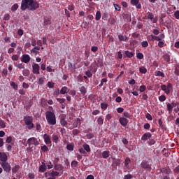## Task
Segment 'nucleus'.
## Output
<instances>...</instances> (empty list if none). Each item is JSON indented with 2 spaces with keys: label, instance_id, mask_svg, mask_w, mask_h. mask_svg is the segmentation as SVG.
<instances>
[{
  "label": "nucleus",
  "instance_id": "nucleus-21",
  "mask_svg": "<svg viewBox=\"0 0 179 179\" xmlns=\"http://www.w3.org/2000/svg\"><path fill=\"white\" fill-rule=\"evenodd\" d=\"M163 59L165 62L170 64V55L166 53L163 55Z\"/></svg>",
  "mask_w": 179,
  "mask_h": 179
},
{
  "label": "nucleus",
  "instance_id": "nucleus-48",
  "mask_svg": "<svg viewBox=\"0 0 179 179\" xmlns=\"http://www.w3.org/2000/svg\"><path fill=\"white\" fill-rule=\"evenodd\" d=\"M146 90V86L145 85H141L139 87V92L140 93H143Z\"/></svg>",
  "mask_w": 179,
  "mask_h": 179
},
{
  "label": "nucleus",
  "instance_id": "nucleus-16",
  "mask_svg": "<svg viewBox=\"0 0 179 179\" xmlns=\"http://www.w3.org/2000/svg\"><path fill=\"white\" fill-rule=\"evenodd\" d=\"M49 176H51L52 179H55L57 177H58V176H59V172L50 171V173H49Z\"/></svg>",
  "mask_w": 179,
  "mask_h": 179
},
{
  "label": "nucleus",
  "instance_id": "nucleus-47",
  "mask_svg": "<svg viewBox=\"0 0 179 179\" xmlns=\"http://www.w3.org/2000/svg\"><path fill=\"white\" fill-rule=\"evenodd\" d=\"M0 128H6V123L2 119H0Z\"/></svg>",
  "mask_w": 179,
  "mask_h": 179
},
{
  "label": "nucleus",
  "instance_id": "nucleus-28",
  "mask_svg": "<svg viewBox=\"0 0 179 179\" xmlns=\"http://www.w3.org/2000/svg\"><path fill=\"white\" fill-rule=\"evenodd\" d=\"M125 55L127 56L128 58H132V57H134V55H135V52H129V50H126Z\"/></svg>",
  "mask_w": 179,
  "mask_h": 179
},
{
  "label": "nucleus",
  "instance_id": "nucleus-50",
  "mask_svg": "<svg viewBox=\"0 0 179 179\" xmlns=\"http://www.w3.org/2000/svg\"><path fill=\"white\" fill-rule=\"evenodd\" d=\"M158 47H159V48H163V47H164V40L159 41Z\"/></svg>",
  "mask_w": 179,
  "mask_h": 179
},
{
  "label": "nucleus",
  "instance_id": "nucleus-36",
  "mask_svg": "<svg viewBox=\"0 0 179 179\" xmlns=\"http://www.w3.org/2000/svg\"><path fill=\"white\" fill-rule=\"evenodd\" d=\"M97 122L99 125H103V124L104 123V119H103L102 116L98 117Z\"/></svg>",
  "mask_w": 179,
  "mask_h": 179
},
{
  "label": "nucleus",
  "instance_id": "nucleus-23",
  "mask_svg": "<svg viewBox=\"0 0 179 179\" xmlns=\"http://www.w3.org/2000/svg\"><path fill=\"white\" fill-rule=\"evenodd\" d=\"M164 37H166V36H164V34H161L159 35V36H155V40L156 41H162V40H163V38H164Z\"/></svg>",
  "mask_w": 179,
  "mask_h": 179
},
{
  "label": "nucleus",
  "instance_id": "nucleus-13",
  "mask_svg": "<svg viewBox=\"0 0 179 179\" xmlns=\"http://www.w3.org/2000/svg\"><path fill=\"white\" fill-rule=\"evenodd\" d=\"M119 122H120L121 125H122V127H127L129 122L128 119L125 117H120Z\"/></svg>",
  "mask_w": 179,
  "mask_h": 179
},
{
  "label": "nucleus",
  "instance_id": "nucleus-60",
  "mask_svg": "<svg viewBox=\"0 0 179 179\" xmlns=\"http://www.w3.org/2000/svg\"><path fill=\"white\" fill-rule=\"evenodd\" d=\"M106 82H107V78H103L101 80V83L99 84V87H101V86H103L104 83H106Z\"/></svg>",
  "mask_w": 179,
  "mask_h": 179
},
{
  "label": "nucleus",
  "instance_id": "nucleus-42",
  "mask_svg": "<svg viewBox=\"0 0 179 179\" xmlns=\"http://www.w3.org/2000/svg\"><path fill=\"white\" fill-rule=\"evenodd\" d=\"M52 141L55 143H58V141H59V137L57 135H52Z\"/></svg>",
  "mask_w": 179,
  "mask_h": 179
},
{
  "label": "nucleus",
  "instance_id": "nucleus-15",
  "mask_svg": "<svg viewBox=\"0 0 179 179\" xmlns=\"http://www.w3.org/2000/svg\"><path fill=\"white\" fill-rule=\"evenodd\" d=\"M89 69L93 73H96V72H97V64L92 63L90 66L89 67Z\"/></svg>",
  "mask_w": 179,
  "mask_h": 179
},
{
  "label": "nucleus",
  "instance_id": "nucleus-31",
  "mask_svg": "<svg viewBox=\"0 0 179 179\" xmlns=\"http://www.w3.org/2000/svg\"><path fill=\"white\" fill-rule=\"evenodd\" d=\"M171 170L170 169V168H163L161 170V173H164V174H170Z\"/></svg>",
  "mask_w": 179,
  "mask_h": 179
},
{
  "label": "nucleus",
  "instance_id": "nucleus-25",
  "mask_svg": "<svg viewBox=\"0 0 179 179\" xmlns=\"http://www.w3.org/2000/svg\"><path fill=\"white\" fill-rule=\"evenodd\" d=\"M103 159H108L110 157V151H103L102 152Z\"/></svg>",
  "mask_w": 179,
  "mask_h": 179
},
{
  "label": "nucleus",
  "instance_id": "nucleus-62",
  "mask_svg": "<svg viewBox=\"0 0 179 179\" xmlns=\"http://www.w3.org/2000/svg\"><path fill=\"white\" fill-rule=\"evenodd\" d=\"M11 59L13 61H17V59H19V55H13L11 57Z\"/></svg>",
  "mask_w": 179,
  "mask_h": 179
},
{
  "label": "nucleus",
  "instance_id": "nucleus-43",
  "mask_svg": "<svg viewBox=\"0 0 179 179\" xmlns=\"http://www.w3.org/2000/svg\"><path fill=\"white\" fill-rule=\"evenodd\" d=\"M73 148H74L73 144H68L66 145L67 150H69L70 152L73 151Z\"/></svg>",
  "mask_w": 179,
  "mask_h": 179
},
{
  "label": "nucleus",
  "instance_id": "nucleus-30",
  "mask_svg": "<svg viewBox=\"0 0 179 179\" xmlns=\"http://www.w3.org/2000/svg\"><path fill=\"white\" fill-rule=\"evenodd\" d=\"M146 17H147V19H150V20L152 21L153 18L155 17V15H153V13H152L150 12H148L146 13Z\"/></svg>",
  "mask_w": 179,
  "mask_h": 179
},
{
  "label": "nucleus",
  "instance_id": "nucleus-64",
  "mask_svg": "<svg viewBox=\"0 0 179 179\" xmlns=\"http://www.w3.org/2000/svg\"><path fill=\"white\" fill-rule=\"evenodd\" d=\"M174 16H175L176 19H179V10H177L175 12Z\"/></svg>",
  "mask_w": 179,
  "mask_h": 179
},
{
  "label": "nucleus",
  "instance_id": "nucleus-1",
  "mask_svg": "<svg viewBox=\"0 0 179 179\" xmlns=\"http://www.w3.org/2000/svg\"><path fill=\"white\" fill-rule=\"evenodd\" d=\"M40 8V4L34 0H22L21 10H36Z\"/></svg>",
  "mask_w": 179,
  "mask_h": 179
},
{
  "label": "nucleus",
  "instance_id": "nucleus-17",
  "mask_svg": "<svg viewBox=\"0 0 179 179\" xmlns=\"http://www.w3.org/2000/svg\"><path fill=\"white\" fill-rule=\"evenodd\" d=\"M129 164H131V159H129V157H127L124 160V167H126L127 170H129Z\"/></svg>",
  "mask_w": 179,
  "mask_h": 179
},
{
  "label": "nucleus",
  "instance_id": "nucleus-56",
  "mask_svg": "<svg viewBox=\"0 0 179 179\" xmlns=\"http://www.w3.org/2000/svg\"><path fill=\"white\" fill-rule=\"evenodd\" d=\"M113 6H114L115 10H117V11L121 10V6H120V5L115 4V3H114Z\"/></svg>",
  "mask_w": 179,
  "mask_h": 179
},
{
  "label": "nucleus",
  "instance_id": "nucleus-45",
  "mask_svg": "<svg viewBox=\"0 0 179 179\" xmlns=\"http://www.w3.org/2000/svg\"><path fill=\"white\" fill-rule=\"evenodd\" d=\"M108 107V103H101V108L102 110H107Z\"/></svg>",
  "mask_w": 179,
  "mask_h": 179
},
{
  "label": "nucleus",
  "instance_id": "nucleus-52",
  "mask_svg": "<svg viewBox=\"0 0 179 179\" xmlns=\"http://www.w3.org/2000/svg\"><path fill=\"white\" fill-rule=\"evenodd\" d=\"M85 75L87 78H92V76H93V74L92 73V71L90 70L87 71L85 72Z\"/></svg>",
  "mask_w": 179,
  "mask_h": 179
},
{
  "label": "nucleus",
  "instance_id": "nucleus-10",
  "mask_svg": "<svg viewBox=\"0 0 179 179\" xmlns=\"http://www.w3.org/2000/svg\"><path fill=\"white\" fill-rule=\"evenodd\" d=\"M43 140L45 143V145H51V138L50 137V135L45 134L43 135Z\"/></svg>",
  "mask_w": 179,
  "mask_h": 179
},
{
  "label": "nucleus",
  "instance_id": "nucleus-53",
  "mask_svg": "<svg viewBox=\"0 0 179 179\" xmlns=\"http://www.w3.org/2000/svg\"><path fill=\"white\" fill-rule=\"evenodd\" d=\"M10 86L13 87V89H14V90H17V85H16V83L15 82H11L10 83Z\"/></svg>",
  "mask_w": 179,
  "mask_h": 179
},
{
  "label": "nucleus",
  "instance_id": "nucleus-46",
  "mask_svg": "<svg viewBox=\"0 0 179 179\" xmlns=\"http://www.w3.org/2000/svg\"><path fill=\"white\" fill-rule=\"evenodd\" d=\"M141 47L143 48H146V47H149V43L147 41H143L141 42Z\"/></svg>",
  "mask_w": 179,
  "mask_h": 179
},
{
  "label": "nucleus",
  "instance_id": "nucleus-20",
  "mask_svg": "<svg viewBox=\"0 0 179 179\" xmlns=\"http://www.w3.org/2000/svg\"><path fill=\"white\" fill-rule=\"evenodd\" d=\"M119 41H128V37L125 35H118Z\"/></svg>",
  "mask_w": 179,
  "mask_h": 179
},
{
  "label": "nucleus",
  "instance_id": "nucleus-14",
  "mask_svg": "<svg viewBox=\"0 0 179 179\" xmlns=\"http://www.w3.org/2000/svg\"><path fill=\"white\" fill-rule=\"evenodd\" d=\"M131 3L134 6H136L137 9H141V8H142V5L139 3V0H131Z\"/></svg>",
  "mask_w": 179,
  "mask_h": 179
},
{
  "label": "nucleus",
  "instance_id": "nucleus-11",
  "mask_svg": "<svg viewBox=\"0 0 179 179\" xmlns=\"http://www.w3.org/2000/svg\"><path fill=\"white\" fill-rule=\"evenodd\" d=\"M150 138H152V134L150 132L145 133L141 137V141L146 142Z\"/></svg>",
  "mask_w": 179,
  "mask_h": 179
},
{
  "label": "nucleus",
  "instance_id": "nucleus-6",
  "mask_svg": "<svg viewBox=\"0 0 179 179\" xmlns=\"http://www.w3.org/2000/svg\"><path fill=\"white\" fill-rule=\"evenodd\" d=\"M0 164L2 169H3V171H6V173H10V171L12 170V167L10 166V164L8 163V162H1Z\"/></svg>",
  "mask_w": 179,
  "mask_h": 179
},
{
  "label": "nucleus",
  "instance_id": "nucleus-40",
  "mask_svg": "<svg viewBox=\"0 0 179 179\" xmlns=\"http://www.w3.org/2000/svg\"><path fill=\"white\" fill-rule=\"evenodd\" d=\"M68 66L69 68L71 69V71H76V66H75V64H73L72 63L69 62Z\"/></svg>",
  "mask_w": 179,
  "mask_h": 179
},
{
  "label": "nucleus",
  "instance_id": "nucleus-59",
  "mask_svg": "<svg viewBox=\"0 0 179 179\" xmlns=\"http://www.w3.org/2000/svg\"><path fill=\"white\" fill-rule=\"evenodd\" d=\"M155 35H150L147 37L148 41H153V40H155Z\"/></svg>",
  "mask_w": 179,
  "mask_h": 179
},
{
  "label": "nucleus",
  "instance_id": "nucleus-26",
  "mask_svg": "<svg viewBox=\"0 0 179 179\" xmlns=\"http://www.w3.org/2000/svg\"><path fill=\"white\" fill-rule=\"evenodd\" d=\"M158 124H159L160 128H162V129H164V131L167 130V127H166L164 125H163V120H162V119H159Z\"/></svg>",
  "mask_w": 179,
  "mask_h": 179
},
{
  "label": "nucleus",
  "instance_id": "nucleus-63",
  "mask_svg": "<svg viewBox=\"0 0 179 179\" xmlns=\"http://www.w3.org/2000/svg\"><path fill=\"white\" fill-rule=\"evenodd\" d=\"M145 117L147 120H148V121H152V120H153V117H152V115L150 113H147L145 115Z\"/></svg>",
  "mask_w": 179,
  "mask_h": 179
},
{
  "label": "nucleus",
  "instance_id": "nucleus-61",
  "mask_svg": "<svg viewBox=\"0 0 179 179\" xmlns=\"http://www.w3.org/2000/svg\"><path fill=\"white\" fill-rule=\"evenodd\" d=\"M15 66H17V68H18L19 69H24V66H23L22 63L18 64H15Z\"/></svg>",
  "mask_w": 179,
  "mask_h": 179
},
{
  "label": "nucleus",
  "instance_id": "nucleus-18",
  "mask_svg": "<svg viewBox=\"0 0 179 179\" xmlns=\"http://www.w3.org/2000/svg\"><path fill=\"white\" fill-rule=\"evenodd\" d=\"M78 124H80V118H77L73 124V126H71V128H69V129H73V128H78Z\"/></svg>",
  "mask_w": 179,
  "mask_h": 179
},
{
  "label": "nucleus",
  "instance_id": "nucleus-9",
  "mask_svg": "<svg viewBox=\"0 0 179 179\" xmlns=\"http://www.w3.org/2000/svg\"><path fill=\"white\" fill-rule=\"evenodd\" d=\"M30 59H31V57L29 55L24 54L21 57V62H24V64H29Z\"/></svg>",
  "mask_w": 179,
  "mask_h": 179
},
{
  "label": "nucleus",
  "instance_id": "nucleus-33",
  "mask_svg": "<svg viewBox=\"0 0 179 179\" xmlns=\"http://www.w3.org/2000/svg\"><path fill=\"white\" fill-rule=\"evenodd\" d=\"M45 26H48V24H51V20L48 17H45L43 20Z\"/></svg>",
  "mask_w": 179,
  "mask_h": 179
},
{
  "label": "nucleus",
  "instance_id": "nucleus-4",
  "mask_svg": "<svg viewBox=\"0 0 179 179\" xmlns=\"http://www.w3.org/2000/svg\"><path fill=\"white\" fill-rule=\"evenodd\" d=\"M161 89L166 94H169L173 90V85L171 83H168L167 85H161Z\"/></svg>",
  "mask_w": 179,
  "mask_h": 179
},
{
  "label": "nucleus",
  "instance_id": "nucleus-34",
  "mask_svg": "<svg viewBox=\"0 0 179 179\" xmlns=\"http://www.w3.org/2000/svg\"><path fill=\"white\" fill-rule=\"evenodd\" d=\"M22 75L24 76H29V75H30V70L27 69H24L22 71Z\"/></svg>",
  "mask_w": 179,
  "mask_h": 179
},
{
  "label": "nucleus",
  "instance_id": "nucleus-58",
  "mask_svg": "<svg viewBox=\"0 0 179 179\" xmlns=\"http://www.w3.org/2000/svg\"><path fill=\"white\" fill-rule=\"evenodd\" d=\"M82 26L84 29H89V23L87 22H83Z\"/></svg>",
  "mask_w": 179,
  "mask_h": 179
},
{
  "label": "nucleus",
  "instance_id": "nucleus-57",
  "mask_svg": "<svg viewBox=\"0 0 179 179\" xmlns=\"http://www.w3.org/2000/svg\"><path fill=\"white\" fill-rule=\"evenodd\" d=\"M148 145H150V146H152V145H155V143H156V141H155V139H150L148 141Z\"/></svg>",
  "mask_w": 179,
  "mask_h": 179
},
{
  "label": "nucleus",
  "instance_id": "nucleus-27",
  "mask_svg": "<svg viewBox=\"0 0 179 179\" xmlns=\"http://www.w3.org/2000/svg\"><path fill=\"white\" fill-rule=\"evenodd\" d=\"M155 76H161V78H164L165 75H164V73H163L160 71H155Z\"/></svg>",
  "mask_w": 179,
  "mask_h": 179
},
{
  "label": "nucleus",
  "instance_id": "nucleus-29",
  "mask_svg": "<svg viewBox=\"0 0 179 179\" xmlns=\"http://www.w3.org/2000/svg\"><path fill=\"white\" fill-rule=\"evenodd\" d=\"M20 169V166L19 165H15L13 169H12V173L13 174H16L17 171H19V169Z\"/></svg>",
  "mask_w": 179,
  "mask_h": 179
},
{
  "label": "nucleus",
  "instance_id": "nucleus-22",
  "mask_svg": "<svg viewBox=\"0 0 179 179\" xmlns=\"http://www.w3.org/2000/svg\"><path fill=\"white\" fill-rule=\"evenodd\" d=\"M54 169L57 171H62V170H64V166L62 164H55L54 166Z\"/></svg>",
  "mask_w": 179,
  "mask_h": 179
},
{
  "label": "nucleus",
  "instance_id": "nucleus-49",
  "mask_svg": "<svg viewBox=\"0 0 179 179\" xmlns=\"http://www.w3.org/2000/svg\"><path fill=\"white\" fill-rule=\"evenodd\" d=\"M60 123H61V125H62V127H65L66 124H68V122H66V120H65L64 118H61Z\"/></svg>",
  "mask_w": 179,
  "mask_h": 179
},
{
  "label": "nucleus",
  "instance_id": "nucleus-38",
  "mask_svg": "<svg viewBox=\"0 0 179 179\" xmlns=\"http://www.w3.org/2000/svg\"><path fill=\"white\" fill-rule=\"evenodd\" d=\"M18 8H19V5H17V3H15L11 6V10L13 12L17 10Z\"/></svg>",
  "mask_w": 179,
  "mask_h": 179
},
{
  "label": "nucleus",
  "instance_id": "nucleus-51",
  "mask_svg": "<svg viewBox=\"0 0 179 179\" xmlns=\"http://www.w3.org/2000/svg\"><path fill=\"white\" fill-rule=\"evenodd\" d=\"M136 57L138 59H143V53H136Z\"/></svg>",
  "mask_w": 179,
  "mask_h": 179
},
{
  "label": "nucleus",
  "instance_id": "nucleus-41",
  "mask_svg": "<svg viewBox=\"0 0 179 179\" xmlns=\"http://www.w3.org/2000/svg\"><path fill=\"white\" fill-rule=\"evenodd\" d=\"M101 19V13L100 11H97L96 13L95 20H100Z\"/></svg>",
  "mask_w": 179,
  "mask_h": 179
},
{
  "label": "nucleus",
  "instance_id": "nucleus-44",
  "mask_svg": "<svg viewBox=\"0 0 179 179\" xmlns=\"http://www.w3.org/2000/svg\"><path fill=\"white\" fill-rule=\"evenodd\" d=\"M41 150L43 153H45V152H48V150H50L48 149V147H47V145H43L41 148Z\"/></svg>",
  "mask_w": 179,
  "mask_h": 179
},
{
  "label": "nucleus",
  "instance_id": "nucleus-3",
  "mask_svg": "<svg viewBox=\"0 0 179 179\" xmlns=\"http://www.w3.org/2000/svg\"><path fill=\"white\" fill-rule=\"evenodd\" d=\"M24 121L27 129H33L34 128V124L33 123V117L24 116Z\"/></svg>",
  "mask_w": 179,
  "mask_h": 179
},
{
  "label": "nucleus",
  "instance_id": "nucleus-24",
  "mask_svg": "<svg viewBox=\"0 0 179 179\" xmlns=\"http://www.w3.org/2000/svg\"><path fill=\"white\" fill-rule=\"evenodd\" d=\"M69 92V89H68L66 87H63L60 90V94H66Z\"/></svg>",
  "mask_w": 179,
  "mask_h": 179
},
{
  "label": "nucleus",
  "instance_id": "nucleus-7",
  "mask_svg": "<svg viewBox=\"0 0 179 179\" xmlns=\"http://www.w3.org/2000/svg\"><path fill=\"white\" fill-rule=\"evenodd\" d=\"M27 143L29 146H31V145H34V146H38V145H40V143H38V141L37 138H36V137L29 138L27 140Z\"/></svg>",
  "mask_w": 179,
  "mask_h": 179
},
{
  "label": "nucleus",
  "instance_id": "nucleus-5",
  "mask_svg": "<svg viewBox=\"0 0 179 179\" xmlns=\"http://www.w3.org/2000/svg\"><path fill=\"white\" fill-rule=\"evenodd\" d=\"M141 169L145 170L146 171H152V165L149 164L148 161H143L141 164Z\"/></svg>",
  "mask_w": 179,
  "mask_h": 179
},
{
  "label": "nucleus",
  "instance_id": "nucleus-8",
  "mask_svg": "<svg viewBox=\"0 0 179 179\" xmlns=\"http://www.w3.org/2000/svg\"><path fill=\"white\" fill-rule=\"evenodd\" d=\"M32 72L34 75H40V65L38 64L34 63V65H32Z\"/></svg>",
  "mask_w": 179,
  "mask_h": 179
},
{
  "label": "nucleus",
  "instance_id": "nucleus-19",
  "mask_svg": "<svg viewBox=\"0 0 179 179\" xmlns=\"http://www.w3.org/2000/svg\"><path fill=\"white\" fill-rule=\"evenodd\" d=\"M47 171V166L45 164L42 163V165L39 166V171L40 173H45Z\"/></svg>",
  "mask_w": 179,
  "mask_h": 179
},
{
  "label": "nucleus",
  "instance_id": "nucleus-54",
  "mask_svg": "<svg viewBox=\"0 0 179 179\" xmlns=\"http://www.w3.org/2000/svg\"><path fill=\"white\" fill-rule=\"evenodd\" d=\"M72 134H73V135L76 136V135L80 134V131L78 129H75L72 131Z\"/></svg>",
  "mask_w": 179,
  "mask_h": 179
},
{
  "label": "nucleus",
  "instance_id": "nucleus-2",
  "mask_svg": "<svg viewBox=\"0 0 179 179\" xmlns=\"http://www.w3.org/2000/svg\"><path fill=\"white\" fill-rule=\"evenodd\" d=\"M46 121L49 125H55V124H57V118L55 117L54 112H46Z\"/></svg>",
  "mask_w": 179,
  "mask_h": 179
},
{
  "label": "nucleus",
  "instance_id": "nucleus-39",
  "mask_svg": "<svg viewBox=\"0 0 179 179\" xmlns=\"http://www.w3.org/2000/svg\"><path fill=\"white\" fill-rule=\"evenodd\" d=\"M83 148H84V150H86V152H90V146L88 144H83Z\"/></svg>",
  "mask_w": 179,
  "mask_h": 179
},
{
  "label": "nucleus",
  "instance_id": "nucleus-32",
  "mask_svg": "<svg viewBox=\"0 0 179 179\" xmlns=\"http://www.w3.org/2000/svg\"><path fill=\"white\" fill-rule=\"evenodd\" d=\"M166 107L169 114H171V113H173V104L168 103H166Z\"/></svg>",
  "mask_w": 179,
  "mask_h": 179
},
{
  "label": "nucleus",
  "instance_id": "nucleus-55",
  "mask_svg": "<svg viewBox=\"0 0 179 179\" xmlns=\"http://www.w3.org/2000/svg\"><path fill=\"white\" fill-rule=\"evenodd\" d=\"M166 96L165 95H161L159 96V100L161 102L166 101Z\"/></svg>",
  "mask_w": 179,
  "mask_h": 179
},
{
  "label": "nucleus",
  "instance_id": "nucleus-12",
  "mask_svg": "<svg viewBox=\"0 0 179 179\" xmlns=\"http://www.w3.org/2000/svg\"><path fill=\"white\" fill-rule=\"evenodd\" d=\"M0 160L2 162L1 163H6L8 162V155L5 152H1L0 154Z\"/></svg>",
  "mask_w": 179,
  "mask_h": 179
},
{
  "label": "nucleus",
  "instance_id": "nucleus-35",
  "mask_svg": "<svg viewBox=\"0 0 179 179\" xmlns=\"http://www.w3.org/2000/svg\"><path fill=\"white\" fill-rule=\"evenodd\" d=\"M80 92L81 94H83V96H85V94H86L87 91L86 90V87H85V86H82L80 88Z\"/></svg>",
  "mask_w": 179,
  "mask_h": 179
},
{
  "label": "nucleus",
  "instance_id": "nucleus-37",
  "mask_svg": "<svg viewBox=\"0 0 179 179\" xmlns=\"http://www.w3.org/2000/svg\"><path fill=\"white\" fill-rule=\"evenodd\" d=\"M139 72H140V73H144L145 74L148 72V69H145V66H141L139 69Z\"/></svg>",
  "mask_w": 179,
  "mask_h": 179
}]
</instances>
